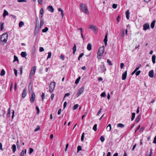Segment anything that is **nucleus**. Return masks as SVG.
Wrapping results in <instances>:
<instances>
[{"label":"nucleus","mask_w":156,"mask_h":156,"mask_svg":"<svg viewBox=\"0 0 156 156\" xmlns=\"http://www.w3.org/2000/svg\"><path fill=\"white\" fill-rule=\"evenodd\" d=\"M8 37V34L7 33H4L1 36L0 41L4 44L6 43Z\"/></svg>","instance_id":"f257e3e1"},{"label":"nucleus","mask_w":156,"mask_h":156,"mask_svg":"<svg viewBox=\"0 0 156 156\" xmlns=\"http://www.w3.org/2000/svg\"><path fill=\"white\" fill-rule=\"evenodd\" d=\"M81 9L82 11L87 14H89V12L88 11L87 5L86 4L81 3L80 4Z\"/></svg>","instance_id":"f03ea898"},{"label":"nucleus","mask_w":156,"mask_h":156,"mask_svg":"<svg viewBox=\"0 0 156 156\" xmlns=\"http://www.w3.org/2000/svg\"><path fill=\"white\" fill-rule=\"evenodd\" d=\"M55 83L54 82L51 83L49 85V91L51 93L54 90L55 86Z\"/></svg>","instance_id":"7ed1b4c3"},{"label":"nucleus","mask_w":156,"mask_h":156,"mask_svg":"<svg viewBox=\"0 0 156 156\" xmlns=\"http://www.w3.org/2000/svg\"><path fill=\"white\" fill-rule=\"evenodd\" d=\"M84 87L83 86L78 91L77 93L76 94L77 97H79L83 93L84 91Z\"/></svg>","instance_id":"20e7f679"},{"label":"nucleus","mask_w":156,"mask_h":156,"mask_svg":"<svg viewBox=\"0 0 156 156\" xmlns=\"http://www.w3.org/2000/svg\"><path fill=\"white\" fill-rule=\"evenodd\" d=\"M35 99V94L33 92L32 93L31 97H30V101L33 103L34 102Z\"/></svg>","instance_id":"39448f33"},{"label":"nucleus","mask_w":156,"mask_h":156,"mask_svg":"<svg viewBox=\"0 0 156 156\" xmlns=\"http://www.w3.org/2000/svg\"><path fill=\"white\" fill-rule=\"evenodd\" d=\"M89 28L92 30L94 33L96 31V27L94 25H91Z\"/></svg>","instance_id":"423d86ee"},{"label":"nucleus","mask_w":156,"mask_h":156,"mask_svg":"<svg viewBox=\"0 0 156 156\" xmlns=\"http://www.w3.org/2000/svg\"><path fill=\"white\" fill-rule=\"evenodd\" d=\"M149 28L150 26L149 24L147 23H146L144 25L143 29L144 30H147Z\"/></svg>","instance_id":"0eeeda50"},{"label":"nucleus","mask_w":156,"mask_h":156,"mask_svg":"<svg viewBox=\"0 0 156 156\" xmlns=\"http://www.w3.org/2000/svg\"><path fill=\"white\" fill-rule=\"evenodd\" d=\"M27 94V90L26 89H24L22 94V97L23 98L25 97Z\"/></svg>","instance_id":"6e6552de"},{"label":"nucleus","mask_w":156,"mask_h":156,"mask_svg":"<svg viewBox=\"0 0 156 156\" xmlns=\"http://www.w3.org/2000/svg\"><path fill=\"white\" fill-rule=\"evenodd\" d=\"M105 50V47L104 46H103L101 47H100L98 50V52L102 53H103L104 52Z\"/></svg>","instance_id":"1a4fd4ad"},{"label":"nucleus","mask_w":156,"mask_h":156,"mask_svg":"<svg viewBox=\"0 0 156 156\" xmlns=\"http://www.w3.org/2000/svg\"><path fill=\"white\" fill-rule=\"evenodd\" d=\"M148 76L151 78H153L154 77V71L153 70H151L149 72Z\"/></svg>","instance_id":"9d476101"},{"label":"nucleus","mask_w":156,"mask_h":156,"mask_svg":"<svg viewBox=\"0 0 156 156\" xmlns=\"http://www.w3.org/2000/svg\"><path fill=\"white\" fill-rule=\"evenodd\" d=\"M47 9L51 12H53L54 11L53 7L51 5L48 6L47 8Z\"/></svg>","instance_id":"9b49d317"},{"label":"nucleus","mask_w":156,"mask_h":156,"mask_svg":"<svg viewBox=\"0 0 156 156\" xmlns=\"http://www.w3.org/2000/svg\"><path fill=\"white\" fill-rule=\"evenodd\" d=\"M36 70V66H33L32 68V69L31 70V72L30 73V74H31H31L34 75L35 73Z\"/></svg>","instance_id":"f8f14e48"},{"label":"nucleus","mask_w":156,"mask_h":156,"mask_svg":"<svg viewBox=\"0 0 156 156\" xmlns=\"http://www.w3.org/2000/svg\"><path fill=\"white\" fill-rule=\"evenodd\" d=\"M20 55L22 57L26 58V57L27 55V54L26 52L22 51L21 52Z\"/></svg>","instance_id":"ddd939ff"},{"label":"nucleus","mask_w":156,"mask_h":156,"mask_svg":"<svg viewBox=\"0 0 156 156\" xmlns=\"http://www.w3.org/2000/svg\"><path fill=\"white\" fill-rule=\"evenodd\" d=\"M127 76V71H126L122 74V80H125L126 79Z\"/></svg>","instance_id":"4468645a"},{"label":"nucleus","mask_w":156,"mask_h":156,"mask_svg":"<svg viewBox=\"0 0 156 156\" xmlns=\"http://www.w3.org/2000/svg\"><path fill=\"white\" fill-rule=\"evenodd\" d=\"M126 17L127 20H129V10H128L126 11Z\"/></svg>","instance_id":"2eb2a0df"},{"label":"nucleus","mask_w":156,"mask_h":156,"mask_svg":"<svg viewBox=\"0 0 156 156\" xmlns=\"http://www.w3.org/2000/svg\"><path fill=\"white\" fill-rule=\"evenodd\" d=\"M103 53L98 52H97V58L98 59L101 58Z\"/></svg>","instance_id":"dca6fc26"},{"label":"nucleus","mask_w":156,"mask_h":156,"mask_svg":"<svg viewBox=\"0 0 156 156\" xmlns=\"http://www.w3.org/2000/svg\"><path fill=\"white\" fill-rule=\"evenodd\" d=\"M125 29L124 28L122 29L121 30L120 34L121 36L122 37H123L125 34Z\"/></svg>","instance_id":"f3484780"},{"label":"nucleus","mask_w":156,"mask_h":156,"mask_svg":"<svg viewBox=\"0 0 156 156\" xmlns=\"http://www.w3.org/2000/svg\"><path fill=\"white\" fill-rule=\"evenodd\" d=\"M92 45L90 43L88 44L87 47V49L89 51H90L91 49Z\"/></svg>","instance_id":"a211bd4d"},{"label":"nucleus","mask_w":156,"mask_h":156,"mask_svg":"<svg viewBox=\"0 0 156 156\" xmlns=\"http://www.w3.org/2000/svg\"><path fill=\"white\" fill-rule=\"evenodd\" d=\"M155 55H153L152 57V60L153 64H154L155 63Z\"/></svg>","instance_id":"6ab92c4d"},{"label":"nucleus","mask_w":156,"mask_h":156,"mask_svg":"<svg viewBox=\"0 0 156 156\" xmlns=\"http://www.w3.org/2000/svg\"><path fill=\"white\" fill-rule=\"evenodd\" d=\"M155 22H156L155 20H154L151 23V27L152 29H153L154 28V27Z\"/></svg>","instance_id":"aec40b11"},{"label":"nucleus","mask_w":156,"mask_h":156,"mask_svg":"<svg viewBox=\"0 0 156 156\" xmlns=\"http://www.w3.org/2000/svg\"><path fill=\"white\" fill-rule=\"evenodd\" d=\"M141 115H139L136 119V122H138L139 121L140 119H141Z\"/></svg>","instance_id":"412c9836"},{"label":"nucleus","mask_w":156,"mask_h":156,"mask_svg":"<svg viewBox=\"0 0 156 156\" xmlns=\"http://www.w3.org/2000/svg\"><path fill=\"white\" fill-rule=\"evenodd\" d=\"M73 53L74 54L76 51V46L75 44H74V46L73 48Z\"/></svg>","instance_id":"4be33fe9"},{"label":"nucleus","mask_w":156,"mask_h":156,"mask_svg":"<svg viewBox=\"0 0 156 156\" xmlns=\"http://www.w3.org/2000/svg\"><path fill=\"white\" fill-rule=\"evenodd\" d=\"M124 126V125L121 123L118 124L117 125V127H118L123 128Z\"/></svg>","instance_id":"5701e85b"},{"label":"nucleus","mask_w":156,"mask_h":156,"mask_svg":"<svg viewBox=\"0 0 156 156\" xmlns=\"http://www.w3.org/2000/svg\"><path fill=\"white\" fill-rule=\"evenodd\" d=\"M102 64H103L101 66L102 67H101V68L102 71L104 72L106 71V69L105 67V66H104V64L103 63H102Z\"/></svg>","instance_id":"b1692460"},{"label":"nucleus","mask_w":156,"mask_h":156,"mask_svg":"<svg viewBox=\"0 0 156 156\" xmlns=\"http://www.w3.org/2000/svg\"><path fill=\"white\" fill-rule=\"evenodd\" d=\"M111 126L110 124H109L106 127V129L109 131H111Z\"/></svg>","instance_id":"393cba45"},{"label":"nucleus","mask_w":156,"mask_h":156,"mask_svg":"<svg viewBox=\"0 0 156 156\" xmlns=\"http://www.w3.org/2000/svg\"><path fill=\"white\" fill-rule=\"evenodd\" d=\"M39 31V30L38 28L36 29V28L34 32V35L35 36H36L37 35L38 32Z\"/></svg>","instance_id":"a878e982"},{"label":"nucleus","mask_w":156,"mask_h":156,"mask_svg":"<svg viewBox=\"0 0 156 156\" xmlns=\"http://www.w3.org/2000/svg\"><path fill=\"white\" fill-rule=\"evenodd\" d=\"M8 14V12L5 10H4V13L3 14V16L4 17L7 15Z\"/></svg>","instance_id":"bb28decb"},{"label":"nucleus","mask_w":156,"mask_h":156,"mask_svg":"<svg viewBox=\"0 0 156 156\" xmlns=\"http://www.w3.org/2000/svg\"><path fill=\"white\" fill-rule=\"evenodd\" d=\"M12 148L13 152H15L16 150V147L15 144H13L12 146Z\"/></svg>","instance_id":"cd10ccee"},{"label":"nucleus","mask_w":156,"mask_h":156,"mask_svg":"<svg viewBox=\"0 0 156 156\" xmlns=\"http://www.w3.org/2000/svg\"><path fill=\"white\" fill-rule=\"evenodd\" d=\"M79 106V105L77 104L75 105L73 107V110H75Z\"/></svg>","instance_id":"c85d7f7f"},{"label":"nucleus","mask_w":156,"mask_h":156,"mask_svg":"<svg viewBox=\"0 0 156 156\" xmlns=\"http://www.w3.org/2000/svg\"><path fill=\"white\" fill-rule=\"evenodd\" d=\"M10 108H9L7 114V117H9L10 116Z\"/></svg>","instance_id":"c756f323"},{"label":"nucleus","mask_w":156,"mask_h":156,"mask_svg":"<svg viewBox=\"0 0 156 156\" xmlns=\"http://www.w3.org/2000/svg\"><path fill=\"white\" fill-rule=\"evenodd\" d=\"M48 30V28L47 27H45L42 30V32L43 33H46Z\"/></svg>","instance_id":"7c9ffc66"},{"label":"nucleus","mask_w":156,"mask_h":156,"mask_svg":"<svg viewBox=\"0 0 156 156\" xmlns=\"http://www.w3.org/2000/svg\"><path fill=\"white\" fill-rule=\"evenodd\" d=\"M44 13V9L43 8H41V9L40 11V14H41L42 15L41 16V18L42 17V15Z\"/></svg>","instance_id":"2f4dec72"},{"label":"nucleus","mask_w":156,"mask_h":156,"mask_svg":"<svg viewBox=\"0 0 156 156\" xmlns=\"http://www.w3.org/2000/svg\"><path fill=\"white\" fill-rule=\"evenodd\" d=\"M135 113L134 112H133L132 113V117L131 119V120L132 121L134 119L135 117Z\"/></svg>","instance_id":"473e14b6"},{"label":"nucleus","mask_w":156,"mask_h":156,"mask_svg":"<svg viewBox=\"0 0 156 156\" xmlns=\"http://www.w3.org/2000/svg\"><path fill=\"white\" fill-rule=\"evenodd\" d=\"M107 35H108V33H107L106 34L105 36L104 39V42H107V41H108V39H107L108 36H107Z\"/></svg>","instance_id":"72a5a7b5"},{"label":"nucleus","mask_w":156,"mask_h":156,"mask_svg":"<svg viewBox=\"0 0 156 156\" xmlns=\"http://www.w3.org/2000/svg\"><path fill=\"white\" fill-rule=\"evenodd\" d=\"M93 129L95 131H96L97 130V124H95L94 125L93 127Z\"/></svg>","instance_id":"f704fd0d"},{"label":"nucleus","mask_w":156,"mask_h":156,"mask_svg":"<svg viewBox=\"0 0 156 156\" xmlns=\"http://www.w3.org/2000/svg\"><path fill=\"white\" fill-rule=\"evenodd\" d=\"M5 70L3 69H2L1 71V72L0 73V75L1 76H3V75H5Z\"/></svg>","instance_id":"c9c22d12"},{"label":"nucleus","mask_w":156,"mask_h":156,"mask_svg":"<svg viewBox=\"0 0 156 156\" xmlns=\"http://www.w3.org/2000/svg\"><path fill=\"white\" fill-rule=\"evenodd\" d=\"M14 60L13 61V62H14L16 61H17L18 62V59L17 56H16V55H14Z\"/></svg>","instance_id":"e433bc0d"},{"label":"nucleus","mask_w":156,"mask_h":156,"mask_svg":"<svg viewBox=\"0 0 156 156\" xmlns=\"http://www.w3.org/2000/svg\"><path fill=\"white\" fill-rule=\"evenodd\" d=\"M80 77H79L76 80L75 83L76 84H77L78 83L79 81L80 80Z\"/></svg>","instance_id":"4c0bfd02"},{"label":"nucleus","mask_w":156,"mask_h":156,"mask_svg":"<svg viewBox=\"0 0 156 156\" xmlns=\"http://www.w3.org/2000/svg\"><path fill=\"white\" fill-rule=\"evenodd\" d=\"M105 140V138L103 136H101L100 138V140H101V142H103Z\"/></svg>","instance_id":"58836bf2"},{"label":"nucleus","mask_w":156,"mask_h":156,"mask_svg":"<svg viewBox=\"0 0 156 156\" xmlns=\"http://www.w3.org/2000/svg\"><path fill=\"white\" fill-rule=\"evenodd\" d=\"M34 151V149L32 148H29V154H31Z\"/></svg>","instance_id":"ea45409f"},{"label":"nucleus","mask_w":156,"mask_h":156,"mask_svg":"<svg viewBox=\"0 0 156 156\" xmlns=\"http://www.w3.org/2000/svg\"><path fill=\"white\" fill-rule=\"evenodd\" d=\"M84 134H85L84 133H83L82 135L81 139V141H83L84 140Z\"/></svg>","instance_id":"a19ab883"},{"label":"nucleus","mask_w":156,"mask_h":156,"mask_svg":"<svg viewBox=\"0 0 156 156\" xmlns=\"http://www.w3.org/2000/svg\"><path fill=\"white\" fill-rule=\"evenodd\" d=\"M107 62L110 66H112V64L111 63L110 61L108 59L107 60Z\"/></svg>","instance_id":"79ce46f5"},{"label":"nucleus","mask_w":156,"mask_h":156,"mask_svg":"<svg viewBox=\"0 0 156 156\" xmlns=\"http://www.w3.org/2000/svg\"><path fill=\"white\" fill-rule=\"evenodd\" d=\"M84 55L83 53H81L79 56L78 60H79L80 58H81Z\"/></svg>","instance_id":"37998d69"},{"label":"nucleus","mask_w":156,"mask_h":156,"mask_svg":"<svg viewBox=\"0 0 156 156\" xmlns=\"http://www.w3.org/2000/svg\"><path fill=\"white\" fill-rule=\"evenodd\" d=\"M51 52H48V55L47 58V59L50 58L51 56Z\"/></svg>","instance_id":"c03bdc74"},{"label":"nucleus","mask_w":156,"mask_h":156,"mask_svg":"<svg viewBox=\"0 0 156 156\" xmlns=\"http://www.w3.org/2000/svg\"><path fill=\"white\" fill-rule=\"evenodd\" d=\"M101 97H105L106 96V94L105 92L102 93L101 95Z\"/></svg>","instance_id":"a18cd8bd"},{"label":"nucleus","mask_w":156,"mask_h":156,"mask_svg":"<svg viewBox=\"0 0 156 156\" xmlns=\"http://www.w3.org/2000/svg\"><path fill=\"white\" fill-rule=\"evenodd\" d=\"M14 74L16 76H17V71L16 69H14Z\"/></svg>","instance_id":"49530a36"},{"label":"nucleus","mask_w":156,"mask_h":156,"mask_svg":"<svg viewBox=\"0 0 156 156\" xmlns=\"http://www.w3.org/2000/svg\"><path fill=\"white\" fill-rule=\"evenodd\" d=\"M36 108L37 110V114H38L40 112V110L38 106H37L36 107Z\"/></svg>","instance_id":"de8ad7c7"},{"label":"nucleus","mask_w":156,"mask_h":156,"mask_svg":"<svg viewBox=\"0 0 156 156\" xmlns=\"http://www.w3.org/2000/svg\"><path fill=\"white\" fill-rule=\"evenodd\" d=\"M77 151H81L82 150L81 147L80 146H78L77 147Z\"/></svg>","instance_id":"09e8293b"},{"label":"nucleus","mask_w":156,"mask_h":156,"mask_svg":"<svg viewBox=\"0 0 156 156\" xmlns=\"http://www.w3.org/2000/svg\"><path fill=\"white\" fill-rule=\"evenodd\" d=\"M117 4H113L112 5V7L113 9H116L117 7Z\"/></svg>","instance_id":"8fccbe9b"},{"label":"nucleus","mask_w":156,"mask_h":156,"mask_svg":"<svg viewBox=\"0 0 156 156\" xmlns=\"http://www.w3.org/2000/svg\"><path fill=\"white\" fill-rule=\"evenodd\" d=\"M43 24H44V21L43 20H42L41 21V22H40V27H41L43 25Z\"/></svg>","instance_id":"3c124183"},{"label":"nucleus","mask_w":156,"mask_h":156,"mask_svg":"<svg viewBox=\"0 0 156 156\" xmlns=\"http://www.w3.org/2000/svg\"><path fill=\"white\" fill-rule=\"evenodd\" d=\"M44 49L43 47H40V48H39V51L40 52H42L43 51H44Z\"/></svg>","instance_id":"603ef678"},{"label":"nucleus","mask_w":156,"mask_h":156,"mask_svg":"<svg viewBox=\"0 0 156 156\" xmlns=\"http://www.w3.org/2000/svg\"><path fill=\"white\" fill-rule=\"evenodd\" d=\"M141 73V71L140 70H139L138 71H137L136 73V76H138L140 73Z\"/></svg>","instance_id":"864d4df0"},{"label":"nucleus","mask_w":156,"mask_h":156,"mask_svg":"<svg viewBox=\"0 0 156 156\" xmlns=\"http://www.w3.org/2000/svg\"><path fill=\"white\" fill-rule=\"evenodd\" d=\"M40 127L39 126H37L36 128L34 130L35 132H36L38 130H39L40 129Z\"/></svg>","instance_id":"5fc2aeb1"},{"label":"nucleus","mask_w":156,"mask_h":156,"mask_svg":"<svg viewBox=\"0 0 156 156\" xmlns=\"http://www.w3.org/2000/svg\"><path fill=\"white\" fill-rule=\"evenodd\" d=\"M4 28V26H3V23H2L1 24V28H0V30H2Z\"/></svg>","instance_id":"6e6d98bb"},{"label":"nucleus","mask_w":156,"mask_h":156,"mask_svg":"<svg viewBox=\"0 0 156 156\" xmlns=\"http://www.w3.org/2000/svg\"><path fill=\"white\" fill-rule=\"evenodd\" d=\"M101 110L102 108H101L99 110V111L98 112L97 114V115L98 116L99 115L100 113H101Z\"/></svg>","instance_id":"4d7b16f0"},{"label":"nucleus","mask_w":156,"mask_h":156,"mask_svg":"<svg viewBox=\"0 0 156 156\" xmlns=\"http://www.w3.org/2000/svg\"><path fill=\"white\" fill-rule=\"evenodd\" d=\"M136 144H135L133 146V147L132 148V150L133 151H134L135 148L136 147Z\"/></svg>","instance_id":"13d9d810"},{"label":"nucleus","mask_w":156,"mask_h":156,"mask_svg":"<svg viewBox=\"0 0 156 156\" xmlns=\"http://www.w3.org/2000/svg\"><path fill=\"white\" fill-rule=\"evenodd\" d=\"M24 25V23L23 21H20V27H22Z\"/></svg>","instance_id":"bf43d9fd"},{"label":"nucleus","mask_w":156,"mask_h":156,"mask_svg":"<svg viewBox=\"0 0 156 156\" xmlns=\"http://www.w3.org/2000/svg\"><path fill=\"white\" fill-rule=\"evenodd\" d=\"M120 18V16L118 15L116 19V20L117 21V23H118L119 22V19Z\"/></svg>","instance_id":"052dcab7"},{"label":"nucleus","mask_w":156,"mask_h":156,"mask_svg":"<svg viewBox=\"0 0 156 156\" xmlns=\"http://www.w3.org/2000/svg\"><path fill=\"white\" fill-rule=\"evenodd\" d=\"M60 58L63 61L64 60V56L63 55H61L60 56Z\"/></svg>","instance_id":"680f3d73"},{"label":"nucleus","mask_w":156,"mask_h":156,"mask_svg":"<svg viewBox=\"0 0 156 156\" xmlns=\"http://www.w3.org/2000/svg\"><path fill=\"white\" fill-rule=\"evenodd\" d=\"M44 93H42L41 96L42 98V101H43L44 99Z\"/></svg>","instance_id":"e2e57ef3"},{"label":"nucleus","mask_w":156,"mask_h":156,"mask_svg":"<svg viewBox=\"0 0 156 156\" xmlns=\"http://www.w3.org/2000/svg\"><path fill=\"white\" fill-rule=\"evenodd\" d=\"M124 66V64L123 63H121L120 64V68L121 69L123 68V66Z\"/></svg>","instance_id":"0e129e2a"},{"label":"nucleus","mask_w":156,"mask_h":156,"mask_svg":"<svg viewBox=\"0 0 156 156\" xmlns=\"http://www.w3.org/2000/svg\"><path fill=\"white\" fill-rule=\"evenodd\" d=\"M54 97V94H51V100H53Z\"/></svg>","instance_id":"69168bd1"},{"label":"nucleus","mask_w":156,"mask_h":156,"mask_svg":"<svg viewBox=\"0 0 156 156\" xmlns=\"http://www.w3.org/2000/svg\"><path fill=\"white\" fill-rule=\"evenodd\" d=\"M67 105V102L66 101H65L64 102L63 105V108H65L66 107Z\"/></svg>","instance_id":"338daca9"},{"label":"nucleus","mask_w":156,"mask_h":156,"mask_svg":"<svg viewBox=\"0 0 156 156\" xmlns=\"http://www.w3.org/2000/svg\"><path fill=\"white\" fill-rule=\"evenodd\" d=\"M153 143L155 144H156V136H155L154 138Z\"/></svg>","instance_id":"774afa93"}]
</instances>
